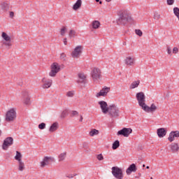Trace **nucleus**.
Segmentation results:
<instances>
[{"label":"nucleus","instance_id":"c03bdc74","mask_svg":"<svg viewBox=\"0 0 179 179\" xmlns=\"http://www.w3.org/2000/svg\"><path fill=\"white\" fill-rule=\"evenodd\" d=\"M167 5H173L174 3V0H166Z\"/></svg>","mask_w":179,"mask_h":179},{"label":"nucleus","instance_id":"c85d7f7f","mask_svg":"<svg viewBox=\"0 0 179 179\" xmlns=\"http://www.w3.org/2000/svg\"><path fill=\"white\" fill-rule=\"evenodd\" d=\"M22 153L19 151H16V155L15 156V159L17 160V162H22Z\"/></svg>","mask_w":179,"mask_h":179},{"label":"nucleus","instance_id":"5701e85b","mask_svg":"<svg viewBox=\"0 0 179 179\" xmlns=\"http://www.w3.org/2000/svg\"><path fill=\"white\" fill-rule=\"evenodd\" d=\"M52 85V80H48L45 81L43 88V89H49V87H51V85Z\"/></svg>","mask_w":179,"mask_h":179},{"label":"nucleus","instance_id":"5fc2aeb1","mask_svg":"<svg viewBox=\"0 0 179 179\" xmlns=\"http://www.w3.org/2000/svg\"><path fill=\"white\" fill-rule=\"evenodd\" d=\"M96 2H100V0H95Z\"/></svg>","mask_w":179,"mask_h":179},{"label":"nucleus","instance_id":"f257e3e1","mask_svg":"<svg viewBox=\"0 0 179 179\" xmlns=\"http://www.w3.org/2000/svg\"><path fill=\"white\" fill-rule=\"evenodd\" d=\"M136 99L138 103V106L145 113H155L157 110V106L155 103H152L150 106L146 104V96L143 92H138L136 94Z\"/></svg>","mask_w":179,"mask_h":179},{"label":"nucleus","instance_id":"9d476101","mask_svg":"<svg viewBox=\"0 0 179 179\" xmlns=\"http://www.w3.org/2000/svg\"><path fill=\"white\" fill-rule=\"evenodd\" d=\"M131 134H132V129L124 127L122 129L118 131L117 135H122V136H124V138H128Z\"/></svg>","mask_w":179,"mask_h":179},{"label":"nucleus","instance_id":"58836bf2","mask_svg":"<svg viewBox=\"0 0 179 179\" xmlns=\"http://www.w3.org/2000/svg\"><path fill=\"white\" fill-rule=\"evenodd\" d=\"M135 33H136V34H137V36H139V37H142L143 33L141 29H136Z\"/></svg>","mask_w":179,"mask_h":179},{"label":"nucleus","instance_id":"49530a36","mask_svg":"<svg viewBox=\"0 0 179 179\" xmlns=\"http://www.w3.org/2000/svg\"><path fill=\"white\" fill-rule=\"evenodd\" d=\"M167 53L169 55H171V48L170 47H168L167 48Z\"/></svg>","mask_w":179,"mask_h":179},{"label":"nucleus","instance_id":"bb28decb","mask_svg":"<svg viewBox=\"0 0 179 179\" xmlns=\"http://www.w3.org/2000/svg\"><path fill=\"white\" fill-rule=\"evenodd\" d=\"M1 6L2 10H3L4 12H8V10H9V4H8V3H2L1 4Z\"/></svg>","mask_w":179,"mask_h":179},{"label":"nucleus","instance_id":"bf43d9fd","mask_svg":"<svg viewBox=\"0 0 179 179\" xmlns=\"http://www.w3.org/2000/svg\"><path fill=\"white\" fill-rule=\"evenodd\" d=\"M143 167H145V164L143 165Z\"/></svg>","mask_w":179,"mask_h":179},{"label":"nucleus","instance_id":"aec40b11","mask_svg":"<svg viewBox=\"0 0 179 179\" xmlns=\"http://www.w3.org/2000/svg\"><path fill=\"white\" fill-rule=\"evenodd\" d=\"M170 149L172 152V153H177L179 150V146L178 143H173L170 145Z\"/></svg>","mask_w":179,"mask_h":179},{"label":"nucleus","instance_id":"0eeeda50","mask_svg":"<svg viewBox=\"0 0 179 179\" xmlns=\"http://www.w3.org/2000/svg\"><path fill=\"white\" fill-rule=\"evenodd\" d=\"M16 120V110L15 109H10L6 114V121L7 122H12Z\"/></svg>","mask_w":179,"mask_h":179},{"label":"nucleus","instance_id":"f03ea898","mask_svg":"<svg viewBox=\"0 0 179 179\" xmlns=\"http://www.w3.org/2000/svg\"><path fill=\"white\" fill-rule=\"evenodd\" d=\"M119 18L117 20V23L119 25L127 24L128 22H131V17L129 11L122 10L119 12Z\"/></svg>","mask_w":179,"mask_h":179},{"label":"nucleus","instance_id":"4468645a","mask_svg":"<svg viewBox=\"0 0 179 179\" xmlns=\"http://www.w3.org/2000/svg\"><path fill=\"white\" fill-rule=\"evenodd\" d=\"M124 63L127 66H134L135 65V57L134 56H128L124 59Z\"/></svg>","mask_w":179,"mask_h":179},{"label":"nucleus","instance_id":"72a5a7b5","mask_svg":"<svg viewBox=\"0 0 179 179\" xmlns=\"http://www.w3.org/2000/svg\"><path fill=\"white\" fill-rule=\"evenodd\" d=\"M160 17H161L160 13H159V12H157V11H155L154 13V19L155 20H159V19H160Z\"/></svg>","mask_w":179,"mask_h":179},{"label":"nucleus","instance_id":"dca6fc26","mask_svg":"<svg viewBox=\"0 0 179 179\" xmlns=\"http://www.w3.org/2000/svg\"><path fill=\"white\" fill-rule=\"evenodd\" d=\"M136 170H138V168H136V165L135 164H131L126 170V173L127 176H131L132 173H136Z\"/></svg>","mask_w":179,"mask_h":179},{"label":"nucleus","instance_id":"864d4df0","mask_svg":"<svg viewBox=\"0 0 179 179\" xmlns=\"http://www.w3.org/2000/svg\"><path fill=\"white\" fill-rule=\"evenodd\" d=\"M2 135V131L0 130V136Z\"/></svg>","mask_w":179,"mask_h":179},{"label":"nucleus","instance_id":"052dcab7","mask_svg":"<svg viewBox=\"0 0 179 179\" xmlns=\"http://www.w3.org/2000/svg\"><path fill=\"white\" fill-rule=\"evenodd\" d=\"M150 179H153V178H150Z\"/></svg>","mask_w":179,"mask_h":179},{"label":"nucleus","instance_id":"6ab92c4d","mask_svg":"<svg viewBox=\"0 0 179 179\" xmlns=\"http://www.w3.org/2000/svg\"><path fill=\"white\" fill-rule=\"evenodd\" d=\"M78 83H86V75L83 73H80L78 74Z\"/></svg>","mask_w":179,"mask_h":179},{"label":"nucleus","instance_id":"6e6552de","mask_svg":"<svg viewBox=\"0 0 179 179\" xmlns=\"http://www.w3.org/2000/svg\"><path fill=\"white\" fill-rule=\"evenodd\" d=\"M91 76L94 82L99 80L101 78V71L99 68H94L91 71Z\"/></svg>","mask_w":179,"mask_h":179},{"label":"nucleus","instance_id":"a19ab883","mask_svg":"<svg viewBox=\"0 0 179 179\" xmlns=\"http://www.w3.org/2000/svg\"><path fill=\"white\" fill-rule=\"evenodd\" d=\"M66 57V55H65V53L62 52L60 55V59H62V61H65V58Z\"/></svg>","mask_w":179,"mask_h":179},{"label":"nucleus","instance_id":"e433bc0d","mask_svg":"<svg viewBox=\"0 0 179 179\" xmlns=\"http://www.w3.org/2000/svg\"><path fill=\"white\" fill-rule=\"evenodd\" d=\"M66 32V27H62L60 30V34L61 36H65V33Z\"/></svg>","mask_w":179,"mask_h":179},{"label":"nucleus","instance_id":"412c9836","mask_svg":"<svg viewBox=\"0 0 179 179\" xmlns=\"http://www.w3.org/2000/svg\"><path fill=\"white\" fill-rule=\"evenodd\" d=\"M23 103L26 106L30 105V96L27 92H25L23 95Z\"/></svg>","mask_w":179,"mask_h":179},{"label":"nucleus","instance_id":"a211bd4d","mask_svg":"<svg viewBox=\"0 0 179 179\" xmlns=\"http://www.w3.org/2000/svg\"><path fill=\"white\" fill-rule=\"evenodd\" d=\"M157 134L159 138H164V136H166V135L167 134V131L164 128H159V129H157Z\"/></svg>","mask_w":179,"mask_h":179},{"label":"nucleus","instance_id":"2eb2a0df","mask_svg":"<svg viewBox=\"0 0 179 179\" xmlns=\"http://www.w3.org/2000/svg\"><path fill=\"white\" fill-rule=\"evenodd\" d=\"M108 92H110V87H105L103 89H101L100 92L96 94V97H101V96H102L103 97H106Z\"/></svg>","mask_w":179,"mask_h":179},{"label":"nucleus","instance_id":"f8f14e48","mask_svg":"<svg viewBox=\"0 0 179 179\" xmlns=\"http://www.w3.org/2000/svg\"><path fill=\"white\" fill-rule=\"evenodd\" d=\"M54 162V157H44L43 161L41 162V167L43 168L48 164H51Z\"/></svg>","mask_w":179,"mask_h":179},{"label":"nucleus","instance_id":"f3484780","mask_svg":"<svg viewBox=\"0 0 179 179\" xmlns=\"http://www.w3.org/2000/svg\"><path fill=\"white\" fill-rule=\"evenodd\" d=\"M176 138H179V131H171L169 134L168 141H169V142H173L176 139Z\"/></svg>","mask_w":179,"mask_h":179},{"label":"nucleus","instance_id":"3c124183","mask_svg":"<svg viewBox=\"0 0 179 179\" xmlns=\"http://www.w3.org/2000/svg\"><path fill=\"white\" fill-rule=\"evenodd\" d=\"M83 116L82 115H80V122H83Z\"/></svg>","mask_w":179,"mask_h":179},{"label":"nucleus","instance_id":"393cba45","mask_svg":"<svg viewBox=\"0 0 179 179\" xmlns=\"http://www.w3.org/2000/svg\"><path fill=\"white\" fill-rule=\"evenodd\" d=\"M140 84H141V81L139 80L134 81L130 85L129 89H136V87H138V86H139Z\"/></svg>","mask_w":179,"mask_h":179},{"label":"nucleus","instance_id":"79ce46f5","mask_svg":"<svg viewBox=\"0 0 179 179\" xmlns=\"http://www.w3.org/2000/svg\"><path fill=\"white\" fill-rule=\"evenodd\" d=\"M96 159H98L99 161L104 160V157H103L102 154H99L97 155Z\"/></svg>","mask_w":179,"mask_h":179},{"label":"nucleus","instance_id":"c756f323","mask_svg":"<svg viewBox=\"0 0 179 179\" xmlns=\"http://www.w3.org/2000/svg\"><path fill=\"white\" fill-rule=\"evenodd\" d=\"M66 158V152H62L58 156L59 162H64Z\"/></svg>","mask_w":179,"mask_h":179},{"label":"nucleus","instance_id":"4c0bfd02","mask_svg":"<svg viewBox=\"0 0 179 179\" xmlns=\"http://www.w3.org/2000/svg\"><path fill=\"white\" fill-rule=\"evenodd\" d=\"M75 92L73 91H69L66 92L67 97H73Z\"/></svg>","mask_w":179,"mask_h":179},{"label":"nucleus","instance_id":"7ed1b4c3","mask_svg":"<svg viewBox=\"0 0 179 179\" xmlns=\"http://www.w3.org/2000/svg\"><path fill=\"white\" fill-rule=\"evenodd\" d=\"M120 108L117 106L115 104H111L109 106V109L108 110V113L112 120H114V118H118L120 117Z\"/></svg>","mask_w":179,"mask_h":179},{"label":"nucleus","instance_id":"a878e982","mask_svg":"<svg viewBox=\"0 0 179 179\" xmlns=\"http://www.w3.org/2000/svg\"><path fill=\"white\" fill-rule=\"evenodd\" d=\"M100 134V131L96 129H92L89 135L90 136H96V135H99Z\"/></svg>","mask_w":179,"mask_h":179},{"label":"nucleus","instance_id":"13d9d810","mask_svg":"<svg viewBox=\"0 0 179 179\" xmlns=\"http://www.w3.org/2000/svg\"><path fill=\"white\" fill-rule=\"evenodd\" d=\"M0 125H1V117H0Z\"/></svg>","mask_w":179,"mask_h":179},{"label":"nucleus","instance_id":"cd10ccee","mask_svg":"<svg viewBox=\"0 0 179 179\" xmlns=\"http://www.w3.org/2000/svg\"><path fill=\"white\" fill-rule=\"evenodd\" d=\"M24 162L23 161H19L18 162V170L19 171H23L24 170Z\"/></svg>","mask_w":179,"mask_h":179},{"label":"nucleus","instance_id":"6e6d98bb","mask_svg":"<svg viewBox=\"0 0 179 179\" xmlns=\"http://www.w3.org/2000/svg\"><path fill=\"white\" fill-rule=\"evenodd\" d=\"M99 3H100V5H101V3H103V2L102 1H99Z\"/></svg>","mask_w":179,"mask_h":179},{"label":"nucleus","instance_id":"473e14b6","mask_svg":"<svg viewBox=\"0 0 179 179\" xmlns=\"http://www.w3.org/2000/svg\"><path fill=\"white\" fill-rule=\"evenodd\" d=\"M93 29H99L100 27V22L95 20L92 22Z\"/></svg>","mask_w":179,"mask_h":179},{"label":"nucleus","instance_id":"9b49d317","mask_svg":"<svg viewBox=\"0 0 179 179\" xmlns=\"http://www.w3.org/2000/svg\"><path fill=\"white\" fill-rule=\"evenodd\" d=\"M98 104L100 106V108L103 114H107L108 113V110L110 108V106L107 104V102L105 101H99Z\"/></svg>","mask_w":179,"mask_h":179},{"label":"nucleus","instance_id":"2f4dec72","mask_svg":"<svg viewBox=\"0 0 179 179\" xmlns=\"http://www.w3.org/2000/svg\"><path fill=\"white\" fill-rule=\"evenodd\" d=\"M69 36L70 38H75L76 37V31L71 29L69 32Z\"/></svg>","mask_w":179,"mask_h":179},{"label":"nucleus","instance_id":"a18cd8bd","mask_svg":"<svg viewBox=\"0 0 179 179\" xmlns=\"http://www.w3.org/2000/svg\"><path fill=\"white\" fill-rule=\"evenodd\" d=\"M178 52V48L177 47L173 48V54H177Z\"/></svg>","mask_w":179,"mask_h":179},{"label":"nucleus","instance_id":"de8ad7c7","mask_svg":"<svg viewBox=\"0 0 179 179\" xmlns=\"http://www.w3.org/2000/svg\"><path fill=\"white\" fill-rule=\"evenodd\" d=\"M13 16H15V13H13V11L10 12V17H13Z\"/></svg>","mask_w":179,"mask_h":179},{"label":"nucleus","instance_id":"1a4fd4ad","mask_svg":"<svg viewBox=\"0 0 179 179\" xmlns=\"http://www.w3.org/2000/svg\"><path fill=\"white\" fill-rule=\"evenodd\" d=\"M12 145H13V138H6L2 144L3 150H8V149H9V146H12Z\"/></svg>","mask_w":179,"mask_h":179},{"label":"nucleus","instance_id":"39448f33","mask_svg":"<svg viewBox=\"0 0 179 179\" xmlns=\"http://www.w3.org/2000/svg\"><path fill=\"white\" fill-rule=\"evenodd\" d=\"M112 174L115 178L117 179H122L124 178V173L121 168L118 166H113L112 167Z\"/></svg>","mask_w":179,"mask_h":179},{"label":"nucleus","instance_id":"7c9ffc66","mask_svg":"<svg viewBox=\"0 0 179 179\" xmlns=\"http://www.w3.org/2000/svg\"><path fill=\"white\" fill-rule=\"evenodd\" d=\"M118 148H120V141L116 140L112 145V149H113V150H115L117 149H118Z\"/></svg>","mask_w":179,"mask_h":179},{"label":"nucleus","instance_id":"8fccbe9b","mask_svg":"<svg viewBox=\"0 0 179 179\" xmlns=\"http://www.w3.org/2000/svg\"><path fill=\"white\" fill-rule=\"evenodd\" d=\"M63 43H64V45H66V44H68V41H66V38H65L64 39Z\"/></svg>","mask_w":179,"mask_h":179},{"label":"nucleus","instance_id":"20e7f679","mask_svg":"<svg viewBox=\"0 0 179 179\" xmlns=\"http://www.w3.org/2000/svg\"><path fill=\"white\" fill-rule=\"evenodd\" d=\"M1 37L4 40L3 44L5 45V47H6V48H8V50H9L13 45L12 38L6 32H2Z\"/></svg>","mask_w":179,"mask_h":179},{"label":"nucleus","instance_id":"c9c22d12","mask_svg":"<svg viewBox=\"0 0 179 179\" xmlns=\"http://www.w3.org/2000/svg\"><path fill=\"white\" fill-rule=\"evenodd\" d=\"M173 13L176 17H179V8L178 7L173 8Z\"/></svg>","mask_w":179,"mask_h":179},{"label":"nucleus","instance_id":"ddd939ff","mask_svg":"<svg viewBox=\"0 0 179 179\" xmlns=\"http://www.w3.org/2000/svg\"><path fill=\"white\" fill-rule=\"evenodd\" d=\"M80 54H82V46L78 45L75 48L74 50L71 53V57L73 58H79L80 57Z\"/></svg>","mask_w":179,"mask_h":179},{"label":"nucleus","instance_id":"ea45409f","mask_svg":"<svg viewBox=\"0 0 179 179\" xmlns=\"http://www.w3.org/2000/svg\"><path fill=\"white\" fill-rule=\"evenodd\" d=\"M39 129H45V123L42 122L40 124H38Z\"/></svg>","mask_w":179,"mask_h":179},{"label":"nucleus","instance_id":"09e8293b","mask_svg":"<svg viewBox=\"0 0 179 179\" xmlns=\"http://www.w3.org/2000/svg\"><path fill=\"white\" fill-rule=\"evenodd\" d=\"M83 148H87V143H86V142H84L83 143Z\"/></svg>","mask_w":179,"mask_h":179},{"label":"nucleus","instance_id":"37998d69","mask_svg":"<svg viewBox=\"0 0 179 179\" xmlns=\"http://www.w3.org/2000/svg\"><path fill=\"white\" fill-rule=\"evenodd\" d=\"M71 114H72L73 117H75V115H79V112H78L76 110H72Z\"/></svg>","mask_w":179,"mask_h":179},{"label":"nucleus","instance_id":"4be33fe9","mask_svg":"<svg viewBox=\"0 0 179 179\" xmlns=\"http://www.w3.org/2000/svg\"><path fill=\"white\" fill-rule=\"evenodd\" d=\"M82 6V0H77V1L73 6V10H78Z\"/></svg>","mask_w":179,"mask_h":179},{"label":"nucleus","instance_id":"4d7b16f0","mask_svg":"<svg viewBox=\"0 0 179 179\" xmlns=\"http://www.w3.org/2000/svg\"><path fill=\"white\" fill-rule=\"evenodd\" d=\"M146 169H149V166H146Z\"/></svg>","mask_w":179,"mask_h":179},{"label":"nucleus","instance_id":"f704fd0d","mask_svg":"<svg viewBox=\"0 0 179 179\" xmlns=\"http://www.w3.org/2000/svg\"><path fill=\"white\" fill-rule=\"evenodd\" d=\"M66 115H68V110L67 109L62 111V113L60 115V117L65 118L66 117Z\"/></svg>","mask_w":179,"mask_h":179},{"label":"nucleus","instance_id":"603ef678","mask_svg":"<svg viewBox=\"0 0 179 179\" xmlns=\"http://www.w3.org/2000/svg\"><path fill=\"white\" fill-rule=\"evenodd\" d=\"M106 2H111V0H106Z\"/></svg>","mask_w":179,"mask_h":179},{"label":"nucleus","instance_id":"423d86ee","mask_svg":"<svg viewBox=\"0 0 179 179\" xmlns=\"http://www.w3.org/2000/svg\"><path fill=\"white\" fill-rule=\"evenodd\" d=\"M50 68H51V71L49 73V76H51L52 78H55L58 72L61 71V66H59L58 63L55 62L51 65Z\"/></svg>","mask_w":179,"mask_h":179},{"label":"nucleus","instance_id":"b1692460","mask_svg":"<svg viewBox=\"0 0 179 179\" xmlns=\"http://www.w3.org/2000/svg\"><path fill=\"white\" fill-rule=\"evenodd\" d=\"M58 129V122H54L49 129V132H55Z\"/></svg>","mask_w":179,"mask_h":179}]
</instances>
